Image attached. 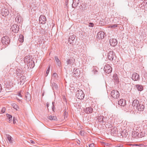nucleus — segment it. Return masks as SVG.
Listing matches in <instances>:
<instances>
[{"label": "nucleus", "mask_w": 147, "mask_h": 147, "mask_svg": "<svg viewBox=\"0 0 147 147\" xmlns=\"http://www.w3.org/2000/svg\"><path fill=\"white\" fill-rule=\"evenodd\" d=\"M1 42L3 45V48L5 47L9 43L10 40L9 38L7 36H3L1 38Z\"/></svg>", "instance_id": "1"}, {"label": "nucleus", "mask_w": 147, "mask_h": 147, "mask_svg": "<svg viewBox=\"0 0 147 147\" xmlns=\"http://www.w3.org/2000/svg\"><path fill=\"white\" fill-rule=\"evenodd\" d=\"M75 59L73 57H70L69 59H68L66 61V63L67 65H69L72 67L73 65L75 64Z\"/></svg>", "instance_id": "2"}, {"label": "nucleus", "mask_w": 147, "mask_h": 147, "mask_svg": "<svg viewBox=\"0 0 147 147\" xmlns=\"http://www.w3.org/2000/svg\"><path fill=\"white\" fill-rule=\"evenodd\" d=\"M76 96L78 99H82L84 97V94L82 90H79L77 91Z\"/></svg>", "instance_id": "3"}, {"label": "nucleus", "mask_w": 147, "mask_h": 147, "mask_svg": "<svg viewBox=\"0 0 147 147\" xmlns=\"http://www.w3.org/2000/svg\"><path fill=\"white\" fill-rule=\"evenodd\" d=\"M116 57V56H115V55L113 51H111L109 52L108 54L107 57L109 60L111 61H112L115 59V60Z\"/></svg>", "instance_id": "4"}, {"label": "nucleus", "mask_w": 147, "mask_h": 147, "mask_svg": "<svg viewBox=\"0 0 147 147\" xmlns=\"http://www.w3.org/2000/svg\"><path fill=\"white\" fill-rule=\"evenodd\" d=\"M111 96L114 98H118L119 96V92L116 90H113L111 92Z\"/></svg>", "instance_id": "5"}, {"label": "nucleus", "mask_w": 147, "mask_h": 147, "mask_svg": "<svg viewBox=\"0 0 147 147\" xmlns=\"http://www.w3.org/2000/svg\"><path fill=\"white\" fill-rule=\"evenodd\" d=\"M104 71L105 72L108 74L111 73L112 71V68L109 64H106L104 67Z\"/></svg>", "instance_id": "6"}, {"label": "nucleus", "mask_w": 147, "mask_h": 147, "mask_svg": "<svg viewBox=\"0 0 147 147\" xmlns=\"http://www.w3.org/2000/svg\"><path fill=\"white\" fill-rule=\"evenodd\" d=\"M131 79L134 81H139L140 79V76L138 74L135 72L132 75Z\"/></svg>", "instance_id": "7"}, {"label": "nucleus", "mask_w": 147, "mask_h": 147, "mask_svg": "<svg viewBox=\"0 0 147 147\" xmlns=\"http://www.w3.org/2000/svg\"><path fill=\"white\" fill-rule=\"evenodd\" d=\"M40 22L42 24H44L46 23L47 19L46 17L43 15H41L39 18Z\"/></svg>", "instance_id": "8"}, {"label": "nucleus", "mask_w": 147, "mask_h": 147, "mask_svg": "<svg viewBox=\"0 0 147 147\" xmlns=\"http://www.w3.org/2000/svg\"><path fill=\"white\" fill-rule=\"evenodd\" d=\"M9 12L8 9L4 8L1 10V14L4 17H6L9 14Z\"/></svg>", "instance_id": "9"}, {"label": "nucleus", "mask_w": 147, "mask_h": 147, "mask_svg": "<svg viewBox=\"0 0 147 147\" xmlns=\"http://www.w3.org/2000/svg\"><path fill=\"white\" fill-rule=\"evenodd\" d=\"M140 105L138 106L137 109V110L140 111H143L144 110L145 106L144 105V103L142 102H140Z\"/></svg>", "instance_id": "10"}, {"label": "nucleus", "mask_w": 147, "mask_h": 147, "mask_svg": "<svg viewBox=\"0 0 147 147\" xmlns=\"http://www.w3.org/2000/svg\"><path fill=\"white\" fill-rule=\"evenodd\" d=\"M11 31L14 32H18L19 30L18 26L16 24L13 25L11 27Z\"/></svg>", "instance_id": "11"}, {"label": "nucleus", "mask_w": 147, "mask_h": 147, "mask_svg": "<svg viewBox=\"0 0 147 147\" xmlns=\"http://www.w3.org/2000/svg\"><path fill=\"white\" fill-rule=\"evenodd\" d=\"M109 43L111 45L115 47L117 45V40L114 38L111 39L109 40Z\"/></svg>", "instance_id": "12"}, {"label": "nucleus", "mask_w": 147, "mask_h": 147, "mask_svg": "<svg viewBox=\"0 0 147 147\" xmlns=\"http://www.w3.org/2000/svg\"><path fill=\"white\" fill-rule=\"evenodd\" d=\"M6 86L8 88L11 87L13 86V83L11 79L9 78L6 79Z\"/></svg>", "instance_id": "13"}, {"label": "nucleus", "mask_w": 147, "mask_h": 147, "mask_svg": "<svg viewBox=\"0 0 147 147\" xmlns=\"http://www.w3.org/2000/svg\"><path fill=\"white\" fill-rule=\"evenodd\" d=\"M105 33L104 32L100 31L97 34V38L99 39H102L104 37Z\"/></svg>", "instance_id": "14"}, {"label": "nucleus", "mask_w": 147, "mask_h": 147, "mask_svg": "<svg viewBox=\"0 0 147 147\" xmlns=\"http://www.w3.org/2000/svg\"><path fill=\"white\" fill-rule=\"evenodd\" d=\"M104 117L103 116L100 115L99 116H98L97 120H96V121L97 123H100V124H102L103 123V119Z\"/></svg>", "instance_id": "15"}, {"label": "nucleus", "mask_w": 147, "mask_h": 147, "mask_svg": "<svg viewBox=\"0 0 147 147\" xmlns=\"http://www.w3.org/2000/svg\"><path fill=\"white\" fill-rule=\"evenodd\" d=\"M140 102L139 100L137 99H135L132 102V105L134 107L136 106V109L138 106L140 105Z\"/></svg>", "instance_id": "16"}, {"label": "nucleus", "mask_w": 147, "mask_h": 147, "mask_svg": "<svg viewBox=\"0 0 147 147\" xmlns=\"http://www.w3.org/2000/svg\"><path fill=\"white\" fill-rule=\"evenodd\" d=\"M118 104L121 106H124L126 104V101L123 99H120L118 102Z\"/></svg>", "instance_id": "17"}, {"label": "nucleus", "mask_w": 147, "mask_h": 147, "mask_svg": "<svg viewBox=\"0 0 147 147\" xmlns=\"http://www.w3.org/2000/svg\"><path fill=\"white\" fill-rule=\"evenodd\" d=\"M84 111L87 114H89L92 113L93 111V109L91 107H88L85 109Z\"/></svg>", "instance_id": "18"}, {"label": "nucleus", "mask_w": 147, "mask_h": 147, "mask_svg": "<svg viewBox=\"0 0 147 147\" xmlns=\"http://www.w3.org/2000/svg\"><path fill=\"white\" fill-rule=\"evenodd\" d=\"M75 38V35H73L71 36H70L68 38L69 42L70 44L72 43H73V41L74 40Z\"/></svg>", "instance_id": "19"}, {"label": "nucleus", "mask_w": 147, "mask_h": 147, "mask_svg": "<svg viewBox=\"0 0 147 147\" xmlns=\"http://www.w3.org/2000/svg\"><path fill=\"white\" fill-rule=\"evenodd\" d=\"M121 134L123 137L126 138L128 135V133L126 130L124 129L121 131Z\"/></svg>", "instance_id": "20"}, {"label": "nucleus", "mask_w": 147, "mask_h": 147, "mask_svg": "<svg viewBox=\"0 0 147 147\" xmlns=\"http://www.w3.org/2000/svg\"><path fill=\"white\" fill-rule=\"evenodd\" d=\"M79 3V0H73L72 7L73 8L76 7Z\"/></svg>", "instance_id": "21"}, {"label": "nucleus", "mask_w": 147, "mask_h": 147, "mask_svg": "<svg viewBox=\"0 0 147 147\" xmlns=\"http://www.w3.org/2000/svg\"><path fill=\"white\" fill-rule=\"evenodd\" d=\"M30 61V58L29 55H28L25 57L24 59V63H26L28 64Z\"/></svg>", "instance_id": "22"}, {"label": "nucleus", "mask_w": 147, "mask_h": 147, "mask_svg": "<svg viewBox=\"0 0 147 147\" xmlns=\"http://www.w3.org/2000/svg\"><path fill=\"white\" fill-rule=\"evenodd\" d=\"M28 64H29L28 65V66L30 68H33L35 65L34 61L32 60H31L29 63H28Z\"/></svg>", "instance_id": "23"}, {"label": "nucleus", "mask_w": 147, "mask_h": 147, "mask_svg": "<svg viewBox=\"0 0 147 147\" xmlns=\"http://www.w3.org/2000/svg\"><path fill=\"white\" fill-rule=\"evenodd\" d=\"M80 9L82 11H84L86 9V7L85 4H82L79 7Z\"/></svg>", "instance_id": "24"}, {"label": "nucleus", "mask_w": 147, "mask_h": 147, "mask_svg": "<svg viewBox=\"0 0 147 147\" xmlns=\"http://www.w3.org/2000/svg\"><path fill=\"white\" fill-rule=\"evenodd\" d=\"M6 116L8 118V121L9 123H11L12 121V116L7 114H6Z\"/></svg>", "instance_id": "25"}, {"label": "nucleus", "mask_w": 147, "mask_h": 147, "mask_svg": "<svg viewBox=\"0 0 147 147\" xmlns=\"http://www.w3.org/2000/svg\"><path fill=\"white\" fill-rule=\"evenodd\" d=\"M113 79H114L115 82L117 83L119 82V78L116 74H114L113 76Z\"/></svg>", "instance_id": "26"}, {"label": "nucleus", "mask_w": 147, "mask_h": 147, "mask_svg": "<svg viewBox=\"0 0 147 147\" xmlns=\"http://www.w3.org/2000/svg\"><path fill=\"white\" fill-rule=\"evenodd\" d=\"M136 88L138 91H142L143 89V87L142 86L139 84L136 85Z\"/></svg>", "instance_id": "27"}, {"label": "nucleus", "mask_w": 147, "mask_h": 147, "mask_svg": "<svg viewBox=\"0 0 147 147\" xmlns=\"http://www.w3.org/2000/svg\"><path fill=\"white\" fill-rule=\"evenodd\" d=\"M25 94L26 100L28 101L30 100L31 96L30 94L28 92H27Z\"/></svg>", "instance_id": "28"}, {"label": "nucleus", "mask_w": 147, "mask_h": 147, "mask_svg": "<svg viewBox=\"0 0 147 147\" xmlns=\"http://www.w3.org/2000/svg\"><path fill=\"white\" fill-rule=\"evenodd\" d=\"M21 17L19 15H18L15 18L16 21L17 22H20L21 21Z\"/></svg>", "instance_id": "29"}, {"label": "nucleus", "mask_w": 147, "mask_h": 147, "mask_svg": "<svg viewBox=\"0 0 147 147\" xmlns=\"http://www.w3.org/2000/svg\"><path fill=\"white\" fill-rule=\"evenodd\" d=\"M111 132L113 134H116L117 132V128L115 127H114L113 129H111Z\"/></svg>", "instance_id": "30"}, {"label": "nucleus", "mask_w": 147, "mask_h": 147, "mask_svg": "<svg viewBox=\"0 0 147 147\" xmlns=\"http://www.w3.org/2000/svg\"><path fill=\"white\" fill-rule=\"evenodd\" d=\"M18 40L20 42H23L24 40V36L22 34L20 35Z\"/></svg>", "instance_id": "31"}, {"label": "nucleus", "mask_w": 147, "mask_h": 147, "mask_svg": "<svg viewBox=\"0 0 147 147\" xmlns=\"http://www.w3.org/2000/svg\"><path fill=\"white\" fill-rule=\"evenodd\" d=\"M6 137L7 138V139L8 140L9 142L10 143H12V137H11V136L9 135V134H6Z\"/></svg>", "instance_id": "32"}, {"label": "nucleus", "mask_w": 147, "mask_h": 147, "mask_svg": "<svg viewBox=\"0 0 147 147\" xmlns=\"http://www.w3.org/2000/svg\"><path fill=\"white\" fill-rule=\"evenodd\" d=\"M26 78L25 76H22L20 77V82L21 83L24 82L25 81Z\"/></svg>", "instance_id": "33"}, {"label": "nucleus", "mask_w": 147, "mask_h": 147, "mask_svg": "<svg viewBox=\"0 0 147 147\" xmlns=\"http://www.w3.org/2000/svg\"><path fill=\"white\" fill-rule=\"evenodd\" d=\"M49 119L51 120H56L57 119V118L55 116H53L51 115L49 116Z\"/></svg>", "instance_id": "34"}, {"label": "nucleus", "mask_w": 147, "mask_h": 147, "mask_svg": "<svg viewBox=\"0 0 147 147\" xmlns=\"http://www.w3.org/2000/svg\"><path fill=\"white\" fill-rule=\"evenodd\" d=\"M79 70H78L76 68H74L73 70V72L74 73V74L78 75Z\"/></svg>", "instance_id": "35"}, {"label": "nucleus", "mask_w": 147, "mask_h": 147, "mask_svg": "<svg viewBox=\"0 0 147 147\" xmlns=\"http://www.w3.org/2000/svg\"><path fill=\"white\" fill-rule=\"evenodd\" d=\"M66 109H65L64 110V112L63 113V116L65 119L66 118H67L68 115L67 113L66 112Z\"/></svg>", "instance_id": "36"}, {"label": "nucleus", "mask_w": 147, "mask_h": 147, "mask_svg": "<svg viewBox=\"0 0 147 147\" xmlns=\"http://www.w3.org/2000/svg\"><path fill=\"white\" fill-rule=\"evenodd\" d=\"M117 27V24H115L113 25H110V26L109 27H111L112 28H115L116 27Z\"/></svg>", "instance_id": "37"}, {"label": "nucleus", "mask_w": 147, "mask_h": 147, "mask_svg": "<svg viewBox=\"0 0 147 147\" xmlns=\"http://www.w3.org/2000/svg\"><path fill=\"white\" fill-rule=\"evenodd\" d=\"M21 72V70L19 69H18V70H17V72H16V74L18 76H19L20 74V72Z\"/></svg>", "instance_id": "38"}, {"label": "nucleus", "mask_w": 147, "mask_h": 147, "mask_svg": "<svg viewBox=\"0 0 147 147\" xmlns=\"http://www.w3.org/2000/svg\"><path fill=\"white\" fill-rule=\"evenodd\" d=\"M55 59L56 61V62L57 63V62H58L60 61L59 60V59L58 57L57 56H55Z\"/></svg>", "instance_id": "39"}, {"label": "nucleus", "mask_w": 147, "mask_h": 147, "mask_svg": "<svg viewBox=\"0 0 147 147\" xmlns=\"http://www.w3.org/2000/svg\"><path fill=\"white\" fill-rule=\"evenodd\" d=\"M53 77L56 78L58 76L57 74L56 73H54L53 74Z\"/></svg>", "instance_id": "40"}, {"label": "nucleus", "mask_w": 147, "mask_h": 147, "mask_svg": "<svg viewBox=\"0 0 147 147\" xmlns=\"http://www.w3.org/2000/svg\"><path fill=\"white\" fill-rule=\"evenodd\" d=\"M5 108L4 107H3V108L2 109L1 111V112L2 113H5Z\"/></svg>", "instance_id": "41"}, {"label": "nucleus", "mask_w": 147, "mask_h": 147, "mask_svg": "<svg viewBox=\"0 0 147 147\" xmlns=\"http://www.w3.org/2000/svg\"><path fill=\"white\" fill-rule=\"evenodd\" d=\"M50 68V66H49V68H48L46 72V74H47V75H48V74L49 73V72Z\"/></svg>", "instance_id": "42"}, {"label": "nucleus", "mask_w": 147, "mask_h": 147, "mask_svg": "<svg viewBox=\"0 0 147 147\" xmlns=\"http://www.w3.org/2000/svg\"><path fill=\"white\" fill-rule=\"evenodd\" d=\"M88 146L89 147H94V145L93 143H91V144H89Z\"/></svg>", "instance_id": "43"}, {"label": "nucleus", "mask_w": 147, "mask_h": 147, "mask_svg": "<svg viewBox=\"0 0 147 147\" xmlns=\"http://www.w3.org/2000/svg\"><path fill=\"white\" fill-rule=\"evenodd\" d=\"M55 103V102H52V104L53 105L52 107V109L53 111L54 110V104Z\"/></svg>", "instance_id": "44"}, {"label": "nucleus", "mask_w": 147, "mask_h": 147, "mask_svg": "<svg viewBox=\"0 0 147 147\" xmlns=\"http://www.w3.org/2000/svg\"><path fill=\"white\" fill-rule=\"evenodd\" d=\"M53 85H54L55 87V88L56 89H57L58 88V86H57V85L56 84V83H53Z\"/></svg>", "instance_id": "45"}, {"label": "nucleus", "mask_w": 147, "mask_h": 147, "mask_svg": "<svg viewBox=\"0 0 147 147\" xmlns=\"http://www.w3.org/2000/svg\"><path fill=\"white\" fill-rule=\"evenodd\" d=\"M94 26V24L93 23H89V26H91L92 27Z\"/></svg>", "instance_id": "46"}, {"label": "nucleus", "mask_w": 147, "mask_h": 147, "mask_svg": "<svg viewBox=\"0 0 147 147\" xmlns=\"http://www.w3.org/2000/svg\"><path fill=\"white\" fill-rule=\"evenodd\" d=\"M18 96H20V97H22V96L21 94V92H18Z\"/></svg>", "instance_id": "47"}, {"label": "nucleus", "mask_w": 147, "mask_h": 147, "mask_svg": "<svg viewBox=\"0 0 147 147\" xmlns=\"http://www.w3.org/2000/svg\"><path fill=\"white\" fill-rule=\"evenodd\" d=\"M13 123L14 124H15L16 123V122L15 120V117H13Z\"/></svg>", "instance_id": "48"}, {"label": "nucleus", "mask_w": 147, "mask_h": 147, "mask_svg": "<svg viewBox=\"0 0 147 147\" xmlns=\"http://www.w3.org/2000/svg\"><path fill=\"white\" fill-rule=\"evenodd\" d=\"M115 147H123V145L122 144L118 145L117 146Z\"/></svg>", "instance_id": "49"}, {"label": "nucleus", "mask_w": 147, "mask_h": 147, "mask_svg": "<svg viewBox=\"0 0 147 147\" xmlns=\"http://www.w3.org/2000/svg\"><path fill=\"white\" fill-rule=\"evenodd\" d=\"M57 65H58V66H60L61 65V62L60 61H59L58 62H57Z\"/></svg>", "instance_id": "50"}, {"label": "nucleus", "mask_w": 147, "mask_h": 147, "mask_svg": "<svg viewBox=\"0 0 147 147\" xmlns=\"http://www.w3.org/2000/svg\"><path fill=\"white\" fill-rule=\"evenodd\" d=\"M83 131H80V134H81V135H82V134H83Z\"/></svg>", "instance_id": "51"}, {"label": "nucleus", "mask_w": 147, "mask_h": 147, "mask_svg": "<svg viewBox=\"0 0 147 147\" xmlns=\"http://www.w3.org/2000/svg\"><path fill=\"white\" fill-rule=\"evenodd\" d=\"M30 142H31V143H32V144H34V141H33V140H31L30 141Z\"/></svg>", "instance_id": "52"}, {"label": "nucleus", "mask_w": 147, "mask_h": 147, "mask_svg": "<svg viewBox=\"0 0 147 147\" xmlns=\"http://www.w3.org/2000/svg\"><path fill=\"white\" fill-rule=\"evenodd\" d=\"M108 144L107 143H105V142H103V144H104L105 145H107V144Z\"/></svg>", "instance_id": "53"}, {"label": "nucleus", "mask_w": 147, "mask_h": 147, "mask_svg": "<svg viewBox=\"0 0 147 147\" xmlns=\"http://www.w3.org/2000/svg\"><path fill=\"white\" fill-rule=\"evenodd\" d=\"M1 84H0V92H1Z\"/></svg>", "instance_id": "54"}, {"label": "nucleus", "mask_w": 147, "mask_h": 147, "mask_svg": "<svg viewBox=\"0 0 147 147\" xmlns=\"http://www.w3.org/2000/svg\"><path fill=\"white\" fill-rule=\"evenodd\" d=\"M47 107L49 106V104L48 103H47Z\"/></svg>", "instance_id": "55"}, {"label": "nucleus", "mask_w": 147, "mask_h": 147, "mask_svg": "<svg viewBox=\"0 0 147 147\" xmlns=\"http://www.w3.org/2000/svg\"><path fill=\"white\" fill-rule=\"evenodd\" d=\"M68 68V67H67V66H66L65 67V69H67Z\"/></svg>", "instance_id": "56"}, {"label": "nucleus", "mask_w": 147, "mask_h": 147, "mask_svg": "<svg viewBox=\"0 0 147 147\" xmlns=\"http://www.w3.org/2000/svg\"><path fill=\"white\" fill-rule=\"evenodd\" d=\"M68 1V0H66V2H67Z\"/></svg>", "instance_id": "57"}, {"label": "nucleus", "mask_w": 147, "mask_h": 147, "mask_svg": "<svg viewBox=\"0 0 147 147\" xmlns=\"http://www.w3.org/2000/svg\"><path fill=\"white\" fill-rule=\"evenodd\" d=\"M141 10V9L140 8H139V9H138V10Z\"/></svg>", "instance_id": "58"}, {"label": "nucleus", "mask_w": 147, "mask_h": 147, "mask_svg": "<svg viewBox=\"0 0 147 147\" xmlns=\"http://www.w3.org/2000/svg\"><path fill=\"white\" fill-rule=\"evenodd\" d=\"M145 147H147V145L146 146H145Z\"/></svg>", "instance_id": "59"}]
</instances>
